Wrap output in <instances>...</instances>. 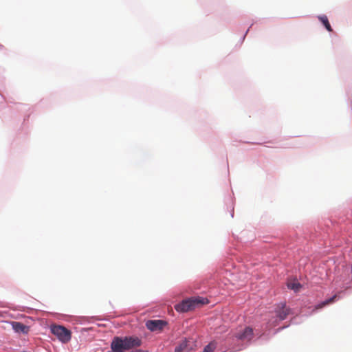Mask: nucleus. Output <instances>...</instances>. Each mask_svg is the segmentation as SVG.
Here are the masks:
<instances>
[{"mask_svg":"<svg viewBox=\"0 0 352 352\" xmlns=\"http://www.w3.org/2000/svg\"><path fill=\"white\" fill-rule=\"evenodd\" d=\"M233 336L237 340L249 342L254 337L253 329L250 327H246L243 329L236 331Z\"/></svg>","mask_w":352,"mask_h":352,"instance_id":"nucleus-4","label":"nucleus"},{"mask_svg":"<svg viewBox=\"0 0 352 352\" xmlns=\"http://www.w3.org/2000/svg\"><path fill=\"white\" fill-rule=\"evenodd\" d=\"M190 351V349L188 347V342L186 340L182 341L175 349V352H189Z\"/></svg>","mask_w":352,"mask_h":352,"instance_id":"nucleus-8","label":"nucleus"},{"mask_svg":"<svg viewBox=\"0 0 352 352\" xmlns=\"http://www.w3.org/2000/svg\"><path fill=\"white\" fill-rule=\"evenodd\" d=\"M52 333L63 342H68L71 339V332L65 327L60 325L51 327Z\"/></svg>","mask_w":352,"mask_h":352,"instance_id":"nucleus-3","label":"nucleus"},{"mask_svg":"<svg viewBox=\"0 0 352 352\" xmlns=\"http://www.w3.org/2000/svg\"><path fill=\"white\" fill-rule=\"evenodd\" d=\"M166 322L162 320H148L146 327L151 331H160L163 329Z\"/></svg>","mask_w":352,"mask_h":352,"instance_id":"nucleus-5","label":"nucleus"},{"mask_svg":"<svg viewBox=\"0 0 352 352\" xmlns=\"http://www.w3.org/2000/svg\"><path fill=\"white\" fill-rule=\"evenodd\" d=\"M132 352H143L142 350H135V351H133Z\"/></svg>","mask_w":352,"mask_h":352,"instance_id":"nucleus-13","label":"nucleus"},{"mask_svg":"<svg viewBox=\"0 0 352 352\" xmlns=\"http://www.w3.org/2000/svg\"><path fill=\"white\" fill-rule=\"evenodd\" d=\"M287 287L294 292H298L301 287V285L297 280H291L287 283Z\"/></svg>","mask_w":352,"mask_h":352,"instance_id":"nucleus-10","label":"nucleus"},{"mask_svg":"<svg viewBox=\"0 0 352 352\" xmlns=\"http://www.w3.org/2000/svg\"><path fill=\"white\" fill-rule=\"evenodd\" d=\"M289 309L287 308L285 304L280 303L278 305L277 310L276 311V315L280 320H285L289 314Z\"/></svg>","mask_w":352,"mask_h":352,"instance_id":"nucleus-6","label":"nucleus"},{"mask_svg":"<svg viewBox=\"0 0 352 352\" xmlns=\"http://www.w3.org/2000/svg\"><path fill=\"white\" fill-rule=\"evenodd\" d=\"M204 299L198 298H191L182 300L181 302L175 305V309L178 312H187L192 310L197 305H204Z\"/></svg>","mask_w":352,"mask_h":352,"instance_id":"nucleus-2","label":"nucleus"},{"mask_svg":"<svg viewBox=\"0 0 352 352\" xmlns=\"http://www.w3.org/2000/svg\"><path fill=\"white\" fill-rule=\"evenodd\" d=\"M141 344L142 340L138 337H115L111 342V348L113 352H124L126 350L140 346Z\"/></svg>","mask_w":352,"mask_h":352,"instance_id":"nucleus-1","label":"nucleus"},{"mask_svg":"<svg viewBox=\"0 0 352 352\" xmlns=\"http://www.w3.org/2000/svg\"><path fill=\"white\" fill-rule=\"evenodd\" d=\"M217 347V343L215 342H211L206 345L202 352H213Z\"/></svg>","mask_w":352,"mask_h":352,"instance_id":"nucleus-12","label":"nucleus"},{"mask_svg":"<svg viewBox=\"0 0 352 352\" xmlns=\"http://www.w3.org/2000/svg\"><path fill=\"white\" fill-rule=\"evenodd\" d=\"M337 297V295H334L333 296H332L331 298H330L328 300H326L323 302H322L321 303L317 305L316 306V309H321L322 307H324V306L330 304V303H332L333 302H334L335 299Z\"/></svg>","mask_w":352,"mask_h":352,"instance_id":"nucleus-11","label":"nucleus"},{"mask_svg":"<svg viewBox=\"0 0 352 352\" xmlns=\"http://www.w3.org/2000/svg\"><path fill=\"white\" fill-rule=\"evenodd\" d=\"M318 18L320 20V21L324 25L325 28L329 32H332L333 30L331 28V26L329 22V20H328V18L327 16H325V15L318 16Z\"/></svg>","mask_w":352,"mask_h":352,"instance_id":"nucleus-9","label":"nucleus"},{"mask_svg":"<svg viewBox=\"0 0 352 352\" xmlns=\"http://www.w3.org/2000/svg\"><path fill=\"white\" fill-rule=\"evenodd\" d=\"M12 329L16 333H22L26 334L29 331V327L19 322H12Z\"/></svg>","mask_w":352,"mask_h":352,"instance_id":"nucleus-7","label":"nucleus"}]
</instances>
